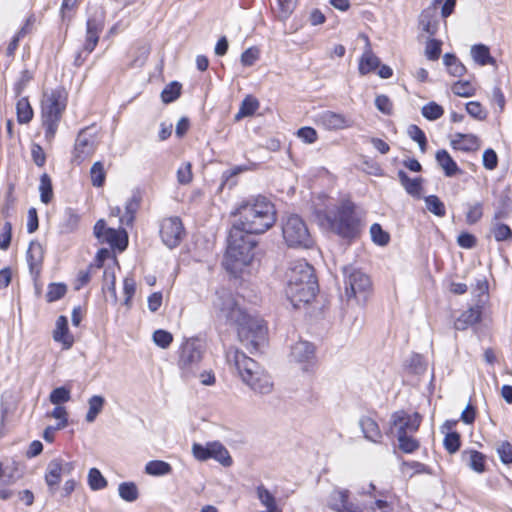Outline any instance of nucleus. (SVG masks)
<instances>
[{"instance_id":"f257e3e1","label":"nucleus","mask_w":512,"mask_h":512,"mask_svg":"<svg viewBox=\"0 0 512 512\" xmlns=\"http://www.w3.org/2000/svg\"><path fill=\"white\" fill-rule=\"evenodd\" d=\"M212 306L219 321L237 329L239 340L250 352L258 350L265 341L267 331L262 319L247 314L232 292L225 288L216 291Z\"/></svg>"},{"instance_id":"f03ea898","label":"nucleus","mask_w":512,"mask_h":512,"mask_svg":"<svg viewBox=\"0 0 512 512\" xmlns=\"http://www.w3.org/2000/svg\"><path fill=\"white\" fill-rule=\"evenodd\" d=\"M234 215L237 219L231 228H237L251 235L265 233L276 222L274 204L261 195L242 202Z\"/></svg>"},{"instance_id":"7ed1b4c3","label":"nucleus","mask_w":512,"mask_h":512,"mask_svg":"<svg viewBox=\"0 0 512 512\" xmlns=\"http://www.w3.org/2000/svg\"><path fill=\"white\" fill-rule=\"evenodd\" d=\"M286 279L285 294L294 308L310 303L319 290L314 268L305 260L291 263Z\"/></svg>"},{"instance_id":"20e7f679","label":"nucleus","mask_w":512,"mask_h":512,"mask_svg":"<svg viewBox=\"0 0 512 512\" xmlns=\"http://www.w3.org/2000/svg\"><path fill=\"white\" fill-rule=\"evenodd\" d=\"M226 360L235 367L242 381L255 393L269 394L272 391L271 377L254 359L238 349L230 348L226 352Z\"/></svg>"},{"instance_id":"39448f33","label":"nucleus","mask_w":512,"mask_h":512,"mask_svg":"<svg viewBox=\"0 0 512 512\" xmlns=\"http://www.w3.org/2000/svg\"><path fill=\"white\" fill-rule=\"evenodd\" d=\"M257 245L253 235L231 228L223 266L232 275L237 276L253 260Z\"/></svg>"},{"instance_id":"423d86ee","label":"nucleus","mask_w":512,"mask_h":512,"mask_svg":"<svg viewBox=\"0 0 512 512\" xmlns=\"http://www.w3.org/2000/svg\"><path fill=\"white\" fill-rule=\"evenodd\" d=\"M68 94L62 86L45 91L41 102V121L45 129V139L52 142L62 115L67 106Z\"/></svg>"},{"instance_id":"0eeeda50","label":"nucleus","mask_w":512,"mask_h":512,"mask_svg":"<svg viewBox=\"0 0 512 512\" xmlns=\"http://www.w3.org/2000/svg\"><path fill=\"white\" fill-rule=\"evenodd\" d=\"M375 498V501L370 506L360 509L357 506L349 503V491L334 489L328 499V505L331 509L337 512H393V505L388 501L389 493L383 491H376L374 484H369V490L366 492Z\"/></svg>"},{"instance_id":"6e6552de","label":"nucleus","mask_w":512,"mask_h":512,"mask_svg":"<svg viewBox=\"0 0 512 512\" xmlns=\"http://www.w3.org/2000/svg\"><path fill=\"white\" fill-rule=\"evenodd\" d=\"M204 348L196 338L186 339L178 350L177 365L181 378L185 381L195 379L201 368Z\"/></svg>"},{"instance_id":"1a4fd4ad","label":"nucleus","mask_w":512,"mask_h":512,"mask_svg":"<svg viewBox=\"0 0 512 512\" xmlns=\"http://www.w3.org/2000/svg\"><path fill=\"white\" fill-rule=\"evenodd\" d=\"M282 235L287 246L291 248L309 249L314 245L306 222L297 214L288 215L283 219Z\"/></svg>"},{"instance_id":"9d476101","label":"nucleus","mask_w":512,"mask_h":512,"mask_svg":"<svg viewBox=\"0 0 512 512\" xmlns=\"http://www.w3.org/2000/svg\"><path fill=\"white\" fill-rule=\"evenodd\" d=\"M343 273L347 299H355L357 303L364 304L372 288L370 277L353 266L344 267Z\"/></svg>"},{"instance_id":"9b49d317","label":"nucleus","mask_w":512,"mask_h":512,"mask_svg":"<svg viewBox=\"0 0 512 512\" xmlns=\"http://www.w3.org/2000/svg\"><path fill=\"white\" fill-rule=\"evenodd\" d=\"M326 219L331 229L343 238H353L358 234L359 221L350 202L340 205L333 215L327 214Z\"/></svg>"},{"instance_id":"f8f14e48","label":"nucleus","mask_w":512,"mask_h":512,"mask_svg":"<svg viewBox=\"0 0 512 512\" xmlns=\"http://www.w3.org/2000/svg\"><path fill=\"white\" fill-rule=\"evenodd\" d=\"M98 144V132L94 126L81 129L75 139L71 162L81 165L95 153Z\"/></svg>"},{"instance_id":"ddd939ff","label":"nucleus","mask_w":512,"mask_h":512,"mask_svg":"<svg viewBox=\"0 0 512 512\" xmlns=\"http://www.w3.org/2000/svg\"><path fill=\"white\" fill-rule=\"evenodd\" d=\"M104 29V14L103 12L95 13L88 17L86 22V39L83 44V49L79 51L74 59L76 66H81L87 59V56L92 53L99 41V35Z\"/></svg>"},{"instance_id":"4468645a","label":"nucleus","mask_w":512,"mask_h":512,"mask_svg":"<svg viewBox=\"0 0 512 512\" xmlns=\"http://www.w3.org/2000/svg\"><path fill=\"white\" fill-rule=\"evenodd\" d=\"M192 454L199 461L214 459L224 467H229L233 463L228 450L219 441L207 442L205 445L194 443Z\"/></svg>"},{"instance_id":"2eb2a0df","label":"nucleus","mask_w":512,"mask_h":512,"mask_svg":"<svg viewBox=\"0 0 512 512\" xmlns=\"http://www.w3.org/2000/svg\"><path fill=\"white\" fill-rule=\"evenodd\" d=\"M422 417L419 413H407L404 410L395 411L390 418V431L396 437L414 434L418 431Z\"/></svg>"},{"instance_id":"dca6fc26","label":"nucleus","mask_w":512,"mask_h":512,"mask_svg":"<svg viewBox=\"0 0 512 512\" xmlns=\"http://www.w3.org/2000/svg\"><path fill=\"white\" fill-rule=\"evenodd\" d=\"M75 468V463L63 458H54L47 464L44 480L51 495H55L62 476L69 475Z\"/></svg>"},{"instance_id":"f3484780","label":"nucleus","mask_w":512,"mask_h":512,"mask_svg":"<svg viewBox=\"0 0 512 512\" xmlns=\"http://www.w3.org/2000/svg\"><path fill=\"white\" fill-rule=\"evenodd\" d=\"M160 237L163 244L173 249L181 243L185 235L182 221L179 217H168L160 222Z\"/></svg>"},{"instance_id":"a211bd4d","label":"nucleus","mask_w":512,"mask_h":512,"mask_svg":"<svg viewBox=\"0 0 512 512\" xmlns=\"http://www.w3.org/2000/svg\"><path fill=\"white\" fill-rule=\"evenodd\" d=\"M293 361L303 364V370L307 371L315 360V347L308 341H298L291 348Z\"/></svg>"},{"instance_id":"6ab92c4d","label":"nucleus","mask_w":512,"mask_h":512,"mask_svg":"<svg viewBox=\"0 0 512 512\" xmlns=\"http://www.w3.org/2000/svg\"><path fill=\"white\" fill-rule=\"evenodd\" d=\"M44 250L42 245L37 241H31L26 253L27 263L30 275L34 281H37L43 264Z\"/></svg>"},{"instance_id":"aec40b11","label":"nucleus","mask_w":512,"mask_h":512,"mask_svg":"<svg viewBox=\"0 0 512 512\" xmlns=\"http://www.w3.org/2000/svg\"><path fill=\"white\" fill-rule=\"evenodd\" d=\"M317 122L327 130L345 129L351 126V120L345 115L329 110L320 113Z\"/></svg>"},{"instance_id":"412c9836","label":"nucleus","mask_w":512,"mask_h":512,"mask_svg":"<svg viewBox=\"0 0 512 512\" xmlns=\"http://www.w3.org/2000/svg\"><path fill=\"white\" fill-rule=\"evenodd\" d=\"M53 339L55 342L61 343L64 349H69L74 343V337L69 332L68 319L61 315L57 318L55 329L53 331Z\"/></svg>"},{"instance_id":"4be33fe9","label":"nucleus","mask_w":512,"mask_h":512,"mask_svg":"<svg viewBox=\"0 0 512 512\" xmlns=\"http://www.w3.org/2000/svg\"><path fill=\"white\" fill-rule=\"evenodd\" d=\"M483 305L484 301L480 299L474 307L463 312L456 320L455 328L457 330H465L468 326L478 323L481 320Z\"/></svg>"},{"instance_id":"5701e85b","label":"nucleus","mask_w":512,"mask_h":512,"mask_svg":"<svg viewBox=\"0 0 512 512\" xmlns=\"http://www.w3.org/2000/svg\"><path fill=\"white\" fill-rule=\"evenodd\" d=\"M455 150L463 152L476 151L480 147L479 139L473 134L455 133L450 142Z\"/></svg>"},{"instance_id":"b1692460","label":"nucleus","mask_w":512,"mask_h":512,"mask_svg":"<svg viewBox=\"0 0 512 512\" xmlns=\"http://www.w3.org/2000/svg\"><path fill=\"white\" fill-rule=\"evenodd\" d=\"M101 243H108L112 248L124 251L128 245V235L124 229L111 228L106 231Z\"/></svg>"},{"instance_id":"393cba45","label":"nucleus","mask_w":512,"mask_h":512,"mask_svg":"<svg viewBox=\"0 0 512 512\" xmlns=\"http://www.w3.org/2000/svg\"><path fill=\"white\" fill-rule=\"evenodd\" d=\"M437 11L434 7H427L419 15V25L424 32L430 36H434L438 29V21L436 19Z\"/></svg>"},{"instance_id":"a878e982","label":"nucleus","mask_w":512,"mask_h":512,"mask_svg":"<svg viewBox=\"0 0 512 512\" xmlns=\"http://www.w3.org/2000/svg\"><path fill=\"white\" fill-rule=\"evenodd\" d=\"M398 178L405 191L415 198L421 197L423 179L421 177L410 178L404 170L398 171Z\"/></svg>"},{"instance_id":"bb28decb","label":"nucleus","mask_w":512,"mask_h":512,"mask_svg":"<svg viewBox=\"0 0 512 512\" xmlns=\"http://www.w3.org/2000/svg\"><path fill=\"white\" fill-rule=\"evenodd\" d=\"M463 462L477 473L485 471V455L477 450H464L461 454Z\"/></svg>"},{"instance_id":"cd10ccee","label":"nucleus","mask_w":512,"mask_h":512,"mask_svg":"<svg viewBox=\"0 0 512 512\" xmlns=\"http://www.w3.org/2000/svg\"><path fill=\"white\" fill-rule=\"evenodd\" d=\"M360 427L364 434V437L374 443H380L382 439V433L377 422L371 417L365 416L360 419Z\"/></svg>"},{"instance_id":"c85d7f7f","label":"nucleus","mask_w":512,"mask_h":512,"mask_svg":"<svg viewBox=\"0 0 512 512\" xmlns=\"http://www.w3.org/2000/svg\"><path fill=\"white\" fill-rule=\"evenodd\" d=\"M435 159L437 164L443 169L445 176L453 177L460 172L457 163L445 149L438 150Z\"/></svg>"},{"instance_id":"c756f323","label":"nucleus","mask_w":512,"mask_h":512,"mask_svg":"<svg viewBox=\"0 0 512 512\" xmlns=\"http://www.w3.org/2000/svg\"><path fill=\"white\" fill-rule=\"evenodd\" d=\"M379 66L380 59L372 52L370 48H367L359 60V73L361 75H367L375 71Z\"/></svg>"},{"instance_id":"7c9ffc66","label":"nucleus","mask_w":512,"mask_h":512,"mask_svg":"<svg viewBox=\"0 0 512 512\" xmlns=\"http://www.w3.org/2000/svg\"><path fill=\"white\" fill-rule=\"evenodd\" d=\"M471 56L480 66L494 64L495 59L491 56L488 46L484 44H475L471 47Z\"/></svg>"},{"instance_id":"2f4dec72","label":"nucleus","mask_w":512,"mask_h":512,"mask_svg":"<svg viewBox=\"0 0 512 512\" xmlns=\"http://www.w3.org/2000/svg\"><path fill=\"white\" fill-rule=\"evenodd\" d=\"M105 404V398L101 395H93L88 400V411L85 420L88 423H93L97 416L102 412Z\"/></svg>"},{"instance_id":"473e14b6","label":"nucleus","mask_w":512,"mask_h":512,"mask_svg":"<svg viewBox=\"0 0 512 512\" xmlns=\"http://www.w3.org/2000/svg\"><path fill=\"white\" fill-rule=\"evenodd\" d=\"M17 120L20 124H27L33 118V109L27 97H21L16 104Z\"/></svg>"},{"instance_id":"72a5a7b5","label":"nucleus","mask_w":512,"mask_h":512,"mask_svg":"<svg viewBox=\"0 0 512 512\" xmlns=\"http://www.w3.org/2000/svg\"><path fill=\"white\" fill-rule=\"evenodd\" d=\"M443 62L447 67L448 73L454 77H461L466 72V67L454 54L446 53L443 56Z\"/></svg>"},{"instance_id":"f704fd0d","label":"nucleus","mask_w":512,"mask_h":512,"mask_svg":"<svg viewBox=\"0 0 512 512\" xmlns=\"http://www.w3.org/2000/svg\"><path fill=\"white\" fill-rule=\"evenodd\" d=\"M256 492L259 501L263 506L266 507V509H269V512H276V510H280L277 507L274 495L263 485H259L256 489Z\"/></svg>"},{"instance_id":"c9c22d12","label":"nucleus","mask_w":512,"mask_h":512,"mask_svg":"<svg viewBox=\"0 0 512 512\" xmlns=\"http://www.w3.org/2000/svg\"><path fill=\"white\" fill-rule=\"evenodd\" d=\"M171 470V465L162 460L149 461L145 466V472L153 476H163L169 474Z\"/></svg>"},{"instance_id":"e433bc0d","label":"nucleus","mask_w":512,"mask_h":512,"mask_svg":"<svg viewBox=\"0 0 512 512\" xmlns=\"http://www.w3.org/2000/svg\"><path fill=\"white\" fill-rule=\"evenodd\" d=\"M80 216L72 208H66L64 211L61 229L65 233L74 231L79 224Z\"/></svg>"},{"instance_id":"4c0bfd02","label":"nucleus","mask_w":512,"mask_h":512,"mask_svg":"<svg viewBox=\"0 0 512 512\" xmlns=\"http://www.w3.org/2000/svg\"><path fill=\"white\" fill-rule=\"evenodd\" d=\"M258 108L259 101L255 97L248 95L241 102L236 118L240 119L242 117L252 116Z\"/></svg>"},{"instance_id":"58836bf2","label":"nucleus","mask_w":512,"mask_h":512,"mask_svg":"<svg viewBox=\"0 0 512 512\" xmlns=\"http://www.w3.org/2000/svg\"><path fill=\"white\" fill-rule=\"evenodd\" d=\"M119 496L127 502H134L139 497V492L134 482H122L118 487Z\"/></svg>"},{"instance_id":"ea45409f","label":"nucleus","mask_w":512,"mask_h":512,"mask_svg":"<svg viewBox=\"0 0 512 512\" xmlns=\"http://www.w3.org/2000/svg\"><path fill=\"white\" fill-rule=\"evenodd\" d=\"M139 205L140 199L136 195H133L130 199H128L125 204V214L120 218V221L126 225L132 224Z\"/></svg>"},{"instance_id":"a19ab883","label":"nucleus","mask_w":512,"mask_h":512,"mask_svg":"<svg viewBox=\"0 0 512 512\" xmlns=\"http://www.w3.org/2000/svg\"><path fill=\"white\" fill-rule=\"evenodd\" d=\"M426 209L437 217H444L446 215V208L444 203L436 195H429L424 198Z\"/></svg>"},{"instance_id":"79ce46f5","label":"nucleus","mask_w":512,"mask_h":512,"mask_svg":"<svg viewBox=\"0 0 512 512\" xmlns=\"http://www.w3.org/2000/svg\"><path fill=\"white\" fill-rule=\"evenodd\" d=\"M91 183L94 187H102L106 180V171L101 161H96L90 168Z\"/></svg>"},{"instance_id":"37998d69","label":"nucleus","mask_w":512,"mask_h":512,"mask_svg":"<svg viewBox=\"0 0 512 512\" xmlns=\"http://www.w3.org/2000/svg\"><path fill=\"white\" fill-rule=\"evenodd\" d=\"M40 199L43 203L48 204L53 197V188L51 178L47 173H44L40 177Z\"/></svg>"},{"instance_id":"c03bdc74","label":"nucleus","mask_w":512,"mask_h":512,"mask_svg":"<svg viewBox=\"0 0 512 512\" xmlns=\"http://www.w3.org/2000/svg\"><path fill=\"white\" fill-rule=\"evenodd\" d=\"M372 241L379 246H386L390 242V235L383 230L380 224L374 223L370 227Z\"/></svg>"},{"instance_id":"a18cd8bd","label":"nucleus","mask_w":512,"mask_h":512,"mask_svg":"<svg viewBox=\"0 0 512 512\" xmlns=\"http://www.w3.org/2000/svg\"><path fill=\"white\" fill-rule=\"evenodd\" d=\"M67 286L64 283H50L47 287L46 300L52 303L60 300L65 296Z\"/></svg>"},{"instance_id":"49530a36","label":"nucleus","mask_w":512,"mask_h":512,"mask_svg":"<svg viewBox=\"0 0 512 512\" xmlns=\"http://www.w3.org/2000/svg\"><path fill=\"white\" fill-rule=\"evenodd\" d=\"M181 94V84L173 81L168 84L161 92V99L164 103L168 104L174 102Z\"/></svg>"},{"instance_id":"de8ad7c7","label":"nucleus","mask_w":512,"mask_h":512,"mask_svg":"<svg viewBox=\"0 0 512 512\" xmlns=\"http://www.w3.org/2000/svg\"><path fill=\"white\" fill-rule=\"evenodd\" d=\"M88 484L91 490L97 491L107 486V480L97 468H91L88 472Z\"/></svg>"},{"instance_id":"09e8293b","label":"nucleus","mask_w":512,"mask_h":512,"mask_svg":"<svg viewBox=\"0 0 512 512\" xmlns=\"http://www.w3.org/2000/svg\"><path fill=\"white\" fill-rule=\"evenodd\" d=\"M491 232L497 242L512 240V229L506 224L499 222L494 223Z\"/></svg>"},{"instance_id":"8fccbe9b","label":"nucleus","mask_w":512,"mask_h":512,"mask_svg":"<svg viewBox=\"0 0 512 512\" xmlns=\"http://www.w3.org/2000/svg\"><path fill=\"white\" fill-rule=\"evenodd\" d=\"M150 54V47L148 45H139L133 52V60L129 64L130 68L142 67Z\"/></svg>"},{"instance_id":"3c124183","label":"nucleus","mask_w":512,"mask_h":512,"mask_svg":"<svg viewBox=\"0 0 512 512\" xmlns=\"http://www.w3.org/2000/svg\"><path fill=\"white\" fill-rule=\"evenodd\" d=\"M421 112L423 117H425L427 120L435 121L444 114V109L442 106L432 101L424 105L421 109Z\"/></svg>"},{"instance_id":"603ef678","label":"nucleus","mask_w":512,"mask_h":512,"mask_svg":"<svg viewBox=\"0 0 512 512\" xmlns=\"http://www.w3.org/2000/svg\"><path fill=\"white\" fill-rule=\"evenodd\" d=\"M71 399V392L68 388L61 386L57 387L49 395V400L54 405H61Z\"/></svg>"},{"instance_id":"864d4df0","label":"nucleus","mask_w":512,"mask_h":512,"mask_svg":"<svg viewBox=\"0 0 512 512\" xmlns=\"http://www.w3.org/2000/svg\"><path fill=\"white\" fill-rule=\"evenodd\" d=\"M397 439L399 442V449L404 453H413L420 446L419 441L413 437V434L400 436L397 437Z\"/></svg>"},{"instance_id":"5fc2aeb1","label":"nucleus","mask_w":512,"mask_h":512,"mask_svg":"<svg viewBox=\"0 0 512 512\" xmlns=\"http://www.w3.org/2000/svg\"><path fill=\"white\" fill-rule=\"evenodd\" d=\"M103 280H104L103 290L107 289L108 292L113 297L114 302H117L116 278H115L114 270L111 268H106L104 270Z\"/></svg>"},{"instance_id":"6e6d98bb","label":"nucleus","mask_w":512,"mask_h":512,"mask_svg":"<svg viewBox=\"0 0 512 512\" xmlns=\"http://www.w3.org/2000/svg\"><path fill=\"white\" fill-rule=\"evenodd\" d=\"M443 445L450 454L456 453L461 445L460 434L457 432H447L444 437Z\"/></svg>"},{"instance_id":"4d7b16f0","label":"nucleus","mask_w":512,"mask_h":512,"mask_svg":"<svg viewBox=\"0 0 512 512\" xmlns=\"http://www.w3.org/2000/svg\"><path fill=\"white\" fill-rule=\"evenodd\" d=\"M408 135L412 140L418 143L419 148L422 152H425L427 146V138L422 129L417 125H410L407 130Z\"/></svg>"},{"instance_id":"13d9d810","label":"nucleus","mask_w":512,"mask_h":512,"mask_svg":"<svg viewBox=\"0 0 512 512\" xmlns=\"http://www.w3.org/2000/svg\"><path fill=\"white\" fill-rule=\"evenodd\" d=\"M496 452L500 461L505 465L512 464V444L508 441H502L496 447Z\"/></svg>"},{"instance_id":"bf43d9fd","label":"nucleus","mask_w":512,"mask_h":512,"mask_svg":"<svg viewBox=\"0 0 512 512\" xmlns=\"http://www.w3.org/2000/svg\"><path fill=\"white\" fill-rule=\"evenodd\" d=\"M153 341L158 347L167 349L173 341V335L166 330L158 329L153 333Z\"/></svg>"},{"instance_id":"052dcab7","label":"nucleus","mask_w":512,"mask_h":512,"mask_svg":"<svg viewBox=\"0 0 512 512\" xmlns=\"http://www.w3.org/2000/svg\"><path fill=\"white\" fill-rule=\"evenodd\" d=\"M452 91L460 97H471L475 94V88L469 81H457L453 84Z\"/></svg>"},{"instance_id":"680f3d73","label":"nucleus","mask_w":512,"mask_h":512,"mask_svg":"<svg viewBox=\"0 0 512 512\" xmlns=\"http://www.w3.org/2000/svg\"><path fill=\"white\" fill-rule=\"evenodd\" d=\"M279 7V18L287 20L297 6V0H277Z\"/></svg>"},{"instance_id":"e2e57ef3","label":"nucleus","mask_w":512,"mask_h":512,"mask_svg":"<svg viewBox=\"0 0 512 512\" xmlns=\"http://www.w3.org/2000/svg\"><path fill=\"white\" fill-rule=\"evenodd\" d=\"M442 42L437 39H430L425 47V55L429 60H437L441 54Z\"/></svg>"},{"instance_id":"0e129e2a","label":"nucleus","mask_w":512,"mask_h":512,"mask_svg":"<svg viewBox=\"0 0 512 512\" xmlns=\"http://www.w3.org/2000/svg\"><path fill=\"white\" fill-rule=\"evenodd\" d=\"M33 79V73L27 69L23 70L20 74L18 81L14 85V93L16 97H20L27 84Z\"/></svg>"},{"instance_id":"69168bd1","label":"nucleus","mask_w":512,"mask_h":512,"mask_svg":"<svg viewBox=\"0 0 512 512\" xmlns=\"http://www.w3.org/2000/svg\"><path fill=\"white\" fill-rule=\"evenodd\" d=\"M467 113L477 119V120H485L487 117V112L483 109L482 105L479 102L471 101L466 104Z\"/></svg>"},{"instance_id":"338daca9","label":"nucleus","mask_w":512,"mask_h":512,"mask_svg":"<svg viewBox=\"0 0 512 512\" xmlns=\"http://www.w3.org/2000/svg\"><path fill=\"white\" fill-rule=\"evenodd\" d=\"M375 106L385 115H391L393 111V104L390 98L386 95H378L375 98Z\"/></svg>"},{"instance_id":"774afa93","label":"nucleus","mask_w":512,"mask_h":512,"mask_svg":"<svg viewBox=\"0 0 512 512\" xmlns=\"http://www.w3.org/2000/svg\"><path fill=\"white\" fill-rule=\"evenodd\" d=\"M259 49L256 47H250L241 54V63L243 66H252L259 59Z\"/></svg>"}]
</instances>
